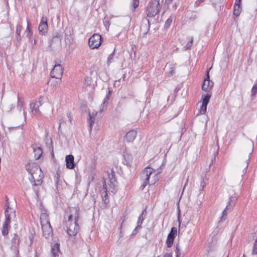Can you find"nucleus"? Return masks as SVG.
Returning <instances> with one entry per match:
<instances>
[{
    "instance_id": "nucleus-11",
    "label": "nucleus",
    "mask_w": 257,
    "mask_h": 257,
    "mask_svg": "<svg viewBox=\"0 0 257 257\" xmlns=\"http://www.w3.org/2000/svg\"><path fill=\"white\" fill-rule=\"evenodd\" d=\"M42 103L40 99L30 103L31 112L32 114L37 115L40 113L39 107L41 106Z\"/></svg>"
},
{
    "instance_id": "nucleus-42",
    "label": "nucleus",
    "mask_w": 257,
    "mask_h": 257,
    "mask_svg": "<svg viewBox=\"0 0 257 257\" xmlns=\"http://www.w3.org/2000/svg\"><path fill=\"white\" fill-rule=\"evenodd\" d=\"M241 0H235V4L236 5H241Z\"/></svg>"
},
{
    "instance_id": "nucleus-38",
    "label": "nucleus",
    "mask_w": 257,
    "mask_h": 257,
    "mask_svg": "<svg viewBox=\"0 0 257 257\" xmlns=\"http://www.w3.org/2000/svg\"><path fill=\"white\" fill-rule=\"evenodd\" d=\"M251 254L253 255L257 254V246L255 245L254 244L251 251Z\"/></svg>"
},
{
    "instance_id": "nucleus-24",
    "label": "nucleus",
    "mask_w": 257,
    "mask_h": 257,
    "mask_svg": "<svg viewBox=\"0 0 257 257\" xmlns=\"http://www.w3.org/2000/svg\"><path fill=\"white\" fill-rule=\"evenodd\" d=\"M33 152L34 154V157L36 160L40 159L43 153L42 150L40 147H37L36 148L34 149Z\"/></svg>"
},
{
    "instance_id": "nucleus-41",
    "label": "nucleus",
    "mask_w": 257,
    "mask_h": 257,
    "mask_svg": "<svg viewBox=\"0 0 257 257\" xmlns=\"http://www.w3.org/2000/svg\"><path fill=\"white\" fill-rule=\"evenodd\" d=\"M175 73V71L173 69V68H171V70L169 71V74L170 75H173V74Z\"/></svg>"
},
{
    "instance_id": "nucleus-28",
    "label": "nucleus",
    "mask_w": 257,
    "mask_h": 257,
    "mask_svg": "<svg viewBox=\"0 0 257 257\" xmlns=\"http://www.w3.org/2000/svg\"><path fill=\"white\" fill-rule=\"evenodd\" d=\"M207 178L206 177V174H205V176L202 177L201 183H200V186L201 188L200 189V191H202L204 187L206 186V181L207 180Z\"/></svg>"
},
{
    "instance_id": "nucleus-18",
    "label": "nucleus",
    "mask_w": 257,
    "mask_h": 257,
    "mask_svg": "<svg viewBox=\"0 0 257 257\" xmlns=\"http://www.w3.org/2000/svg\"><path fill=\"white\" fill-rule=\"evenodd\" d=\"M137 135V132L135 130H132L128 132L125 136L126 142H133L136 138Z\"/></svg>"
},
{
    "instance_id": "nucleus-22",
    "label": "nucleus",
    "mask_w": 257,
    "mask_h": 257,
    "mask_svg": "<svg viewBox=\"0 0 257 257\" xmlns=\"http://www.w3.org/2000/svg\"><path fill=\"white\" fill-rule=\"evenodd\" d=\"M60 253L59 244H54L51 248L52 257H58Z\"/></svg>"
},
{
    "instance_id": "nucleus-53",
    "label": "nucleus",
    "mask_w": 257,
    "mask_h": 257,
    "mask_svg": "<svg viewBox=\"0 0 257 257\" xmlns=\"http://www.w3.org/2000/svg\"><path fill=\"white\" fill-rule=\"evenodd\" d=\"M243 257H245V255L244 254H243Z\"/></svg>"
},
{
    "instance_id": "nucleus-40",
    "label": "nucleus",
    "mask_w": 257,
    "mask_h": 257,
    "mask_svg": "<svg viewBox=\"0 0 257 257\" xmlns=\"http://www.w3.org/2000/svg\"><path fill=\"white\" fill-rule=\"evenodd\" d=\"M67 116L68 117L70 123H72V117L70 112L67 113Z\"/></svg>"
},
{
    "instance_id": "nucleus-51",
    "label": "nucleus",
    "mask_w": 257,
    "mask_h": 257,
    "mask_svg": "<svg viewBox=\"0 0 257 257\" xmlns=\"http://www.w3.org/2000/svg\"><path fill=\"white\" fill-rule=\"evenodd\" d=\"M34 44H36V40H34Z\"/></svg>"
},
{
    "instance_id": "nucleus-44",
    "label": "nucleus",
    "mask_w": 257,
    "mask_h": 257,
    "mask_svg": "<svg viewBox=\"0 0 257 257\" xmlns=\"http://www.w3.org/2000/svg\"><path fill=\"white\" fill-rule=\"evenodd\" d=\"M125 218V216H124V218H123V219H122V222H121V225H120V227H119V229H120V230H121V229L122 225V223L124 222V220H125V218Z\"/></svg>"
},
{
    "instance_id": "nucleus-10",
    "label": "nucleus",
    "mask_w": 257,
    "mask_h": 257,
    "mask_svg": "<svg viewBox=\"0 0 257 257\" xmlns=\"http://www.w3.org/2000/svg\"><path fill=\"white\" fill-rule=\"evenodd\" d=\"M79 210V208L76 207L69 208L68 212H67V213H69L68 215V220L78 221Z\"/></svg>"
},
{
    "instance_id": "nucleus-31",
    "label": "nucleus",
    "mask_w": 257,
    "mask_h": 257,
    "mask_svg": "<svg viewBox=\"0 0 257 257\" xmlns=\"http://www.w3.org/2000/svg\"><path fill=\"white\" fill-rule=\"evenodd\" d=\"M23 104H24L23 99L18 97L17 107H18V108H19L20 110H21L22 109V108H23Z\"/></svg>"
},
{
    "instance_id": "nucleus-33",
    "label": "nucleus",
    "mask_w": 257,
    "mask_h": 257,
    "mask_svg": "<svg viewBox=\"0 0 257 257\" xmlns=\"http://www.w3.org/2000/svg\"><path fill=\"white\" fill-rule=\"evenodd\" d=\"M173 18H174L173 17L171 16L167 20V21H166V22L165 23V27L167 28L170 26L171 23L172 22Z\"/></svg>"
},
{
    "instance_id": "nucleus-16",
    "label": "nucleus",
    "mask_w": 257,
    "mask_h": 257,
    "mask_svg": "<svg viewBox=\"0 0 257 257\" xmlns=\"http://www.w3.org/2000/svg\"><path fill=\"white\" fill-rule=\"evenodd\" d=\"M74 157L72 155H67L65 157L66 167L69 169H72L75 167Z\"/></svg>"
},
{
    "instance_id": "nucleus-2",
    "label": "nucleus",
    "mask_w": 257,
    "mask_h": 257,
    "mask_svg": "<svg viewBox=\"0 0 257 257\" xmlns=\"http://www.w3.org/2000/svg\"><path fill=\"white\" fill-rule=\"evenodd\" d=\"M150 179L151 184H155L158 180V174L155 173L154 169L147 167L145 168L141 174V179L143 182L140 187L141 190H143L149 184Z\"/></svg>"
},
{
    "instance_id": "nucleus-35",
    "label": "nucleus",
    "mask_w": 257,
    "mask_h": 257,
    "mask_svg": "<svg viewBox=\"0 0 257 257\" xmlns=\"http://www.w3.org/2000/svg\"><path fill=\"white\" fill-rule=\"evenodd\" d=\"M30 22L27 21V29H26V32L27 33V36H29L30 37L32 35V32H31V29L30 28Z\"/></svg>"
},
{
    "instance_id": "nucleus-23",
    "label": "nucleus",
    "mask_w": 257,
    "mask_h": 257,
    "mask_svg": "<svg viewBox=\"0 0 257 257\" xmlns=\"http://www.w3.org/2000/svg\"><path fill=\"white\" fill-rule=\"evenodd\" d=\"M41 224L50 223L48 215L45 213H42L40 215Z\"/></svg>"
},
{
    "instance_id": "nucleus-17",
    "label": "nucleus",
    "mask_w": 257,
    "mask_h": 257,
    "mask_svg": "<svg viewBox=\"0 0 257 257\" xmlns=\"http://www.w3.org/2000/svg\"><path fill=\"white\" fill-rule=\"evenodd\" d=\"M109 187L111 189V191L113 193L115 192L117 189V181L116 178L113 177V174L109 175Z\"/></svg>"
},
{
    "instance_id": "nucleus-21",
    "label": "nucleus",
    "mask_w": 257,
    "mask_h": 257,
    "mask_svg": "<svg viewBox=\"0 0 257 257\" xmlns=\"http://www.w3.org/2000/svg\"><path fill=\"white\" fill-rule=\"evenodd\" d=\"M110 92L111 91L109 90L108 91V93L103 99L102 103L100 105L99 110L100 113H101L104 109H106L107 105V100L109 99V95L110 94Z\"/></svg>"
},
{
    "instance_id": "nucleus-45",
    "label": "nucleus",
    "mask_w": 257,
    "mask_h": 257,
    "mask_svg": "<svg viewBox=\"0 0 257 257\" xmlns=\"http://www.w3.org/2000/svg\"><path fill=\"white\" fill-rule=\"evenodd\" d=\"M188 178H187V180H186V182L185 183V184L184 186V188H183V189H184L185 187H186V186L187 185V183H188ZM184 191V190H183V191Z\"/></svg>"
},
{
    "instance_id": "nucleus-29",
    "label": "nucleus",
    "mask_w": 257,
    "mask_h": 257,
    "mask_svg": "<svg viewBox=\"0 0 257 257\" xmlns=\"http://www.w3.org/2000/svg\"><path fill=\"white\" fill-rule=\"evenodd\" d=\"M210 97L211 95L209 94H207L203 98L202 103L207 105L209 103Z\"/></svg>"
},
{
    "instance_id": "nucleus-12",
    "label": "nucleus",
    "mask_w": 257,
    "mask_h": 257,
    "mask_svg": "<svg viewBox=\"0 0 257 257\" xmlns=\"http://www.w3.org/2000/svg\"><path fill=\"white\" fill-rule=\"evenodd\" d=\"M209 70L207 71L206 78H205L203 84L202 85V89L206 92L210 91L212 87L213 86V82H211L209 79Z\"/></svg>"
},
{
    "instance_id": "nucleus-34",
    "label": "nucleus",
    "mask_w": 257,
    "mask_h": 257,
    "mask_svg": "<svg viewBox=\"0 0 257 257\" xmlns=\"http://www.w3.org/2000/svg\"><path fill=\"white\" fill-rule=\"evenodd\" d=\"M193 42V38L191 37L190 40L186 44L185 46L186 50L190 49L192 47Z\"/></svg>"
},
{
    "instance_id": "nucleus-36",
    "label": "nucleus",
    "mask_w": 257,
    "mask_h": 257,
    "mask_svg": "<svg viewBox=\"0 0 257 257\" xmlns=\"http://www.w3.org/2000/svg\"><path fill=\"white\" fill-rule=\"evenodd\" d=\"M175 251L176 253V257H180L181 253L180 250V248L178 245H176Z\"/></svg>"
},
{
    "instance_id": "nucleus-14",
    "label": "nucleus",
    "mask_w": 257,
    "mask_h": 257,
    "mask_svg": "<svg viewBox=\"0 0 257 257\" xmlns=\"http://www.w3.org/2000/svg\"><path fill=\"white\" fill-rule=\"evenodd\" d=\"M43 235L45 238L49 237L52 233V229L50 223L41 224Z\"/></svg>"
},
{
    "instance_id": "nucleus-30",
    "label": "nucleus",
    "mask_w": 257,
    "mask_h": 257,
    "mask_svg": "<svg viewBox=\"0 0 257 257\" xmlns=\"http://www.w3.org/2000/svg\"><path fill=\"white\" fill-rule=\"evenodd\" d=\"M114 54H115V49H114L113 52L109 55V56L107 58V63L108 65L110 64L112 62L113 57L114 56Z\"/></svg>"
},
{
    "instance_id": "nucleus-8",
    "label": "nucleus",
    "mask_w": 257,
    "mask_h": 257,
    "mask_svg": "<svg viewBox=\"0 0 257 257\" xmlns=\"http://www.w3.org/2000/svg\"><path fill=\"white\" fill-rule=\"evenodd\" d=\"M63 69L60 64H56L51 72V76L56 79H60L62 76Z\"/></svg>"
},
{
    "instance_id": "nucleus-39",
    "label": "nucleus",
    "mask_w": 257,
    "mask_h": 257,
    "mask_svg": "<svg viewBox=\"0 0 257 257\" xmlns=\"http://www.w3.org/2000/svg\"><path fill=\"white\" fill-rule=\"evenodd\" d=\"M139 0H133V6L134 9L137 8L139 6Z\"/></svg>"
},
{
    "instance_id": "nucleus-49",
    "label": "nucleus",
    "mask_w": 257,
    "mask_h": 257,
    "mask_svg": "<svg viewBox=\"0 0 257 257\" xmlns=\"http://www.w3.org/2000/svg\"><path fill=\"white\" fill-rule=\"evenodd\" d=\"M131 156H128V155H127V159H131Z\"/></svg>"
},
{
    "instance_id": "nucleus-1",
    "label": "nucleus",
    "mask_w": 257,
    "mask_h": 257,
    "mask_svg": "<svg viewBox=\"0 0 257 257\" xmlns=\"http://www.w3.org/2000/svg\"><path fill=\"white\" fill-rule=\"evenodd\" d=\"M26 168L31 175L29 178L33 186H39L42 183L43 172L39 166L35 163H29L26 166Z\"/></svg>"
},
{
    "instance_id": "nucleus-7",
    "label": "nucleus",
    "mask_w": 257,
    "mask_h": 257,
    "mask_svg": "<svg viewBox=\"0 0 257 257\" xmlns=\"http://www.w3.org/2000/svg\"><path fill=\"white\" fill-rule=\"evenodd\" d=\"M236 200L237 197L236 196H231L229 198L227 206L225 209L222 212V216L220 217V221H223L226 219L227 214L226 210L232 209V207L235 205Z\"/></svg>"
},
{
    "instance_id": "nucleus-6",
    "label": "nucleus",
    "mask_w": 257,
    "mask_h": 257,
    "mask_svg": "<svg viewBox=\"0 0 257 257\" xmlns=\"http://www.w3.org/2000/svg\"><path fill=\"white\" fill-rule=\"evenodd\" d=\"M101 36L98 34H93L89 39V45L91 49L98 48L101 45Z\"/></svg>"
},
{
    "instance_id": "nucleus-43",
    "label": "nucleus",
    "mask_w": 257,
    "mask_h": 257,
    "mask_svg": "<svg viewBox=\"0 0 257 257\" xmlns=\"http://www.w3.org/2000/svg\"><path fill=\"white\" fill-rule=\"evenodd\" d=\"M164 257H172L171 253H166L164 254Z\"/></svg>"
},
{
    "instance_id": "nucleus-26",
    "label": "nucleus",
    "mask_w": 257,
    "mask_h": 257,
    "mask_svg": "<svg viewBox=\"0 0 257 257\" xmlns=\"http://www.w3.org/2000/svg\"><path fill=\"white\" fill-rule=\"evenodd\" d=\"M241 5H236L234 4L233 14L236 17L239 16L241 13Z\"/></svg>"
},
{
    "instance_id": "nucleus-27",
    "label": "nucleus",
    "mask_w": 257,
    "mask_h": 257,
    "mask_svg": "<svg viewBox=\"0 0 257 257\" xmlns=\"http://www.w3.org/2000/svg\"><path fill=\"white\" fill-rule=\"evenodd\" d=\"M22 26L20 25H18L16 27V34H17V39L18 41L21 40V37L20 36L21 32L22 30Z\"/></svg>"
},
{
    "instance_id": "nucleus-9",
    "label": "nucleus",
    "mask_w": 257,
    "mask_h": 257,
    "mask_svg": "<svg viewBox=\"0 0 257 257\" xmlns=\"http://www.w3.org/2000/svg\"><path fill=\"white\" fill-rule=\"evenodd\" d=\"M177 229L176 227H173L171 228V231L168 234L166 240V244L168 247H171L174 242L175 235L177 234Z\"/></svg>"
},
{
    "instance_id": "nucleus-13",
    "label": "nucleus",
    "mask_w": 257,
    "mask_h": 257,
    "mask_svg": "<svg viewBox=\"0 0 257 257\" xmlns=\"http://www.w3.org/2000/svg\"><path fill=\"white\" fill-rule=\"evenodd\" d=\"M48 30L47 18L46 17H43L39 26V32L42 34L45 35L47 33Z\"/></svg>"
},
{
    "instance_id": "nucleus-54",
    "label": "nucleus",
    "mask_w": 257,
    "mask_h": 257,
    "mask_svg": "<svg viewBox=\"0 0 257 257\" xmlns=\"http://www.w3.org/2000/svg\"><path fill=\"white\" fill-rule=\"evenodd\" d=\"M158 257H159V256H158Z\"/></svg>"
},
{
    "instance_id": "nucleus-50",
    "label": "nucleus",
    "mask_w": 257,
    "mask_h": 257,
    "mask_svg": "<svg viewBox=\"0 0 257 257\" xmlns=\"http://www.w3.org/2000/svg\"><path fill=\"white\" fill-rule=\"evenodd\" d=\"M61 124V122H60V124H59V128H60Z\"/></svg>"
},
{
    "instance_id": "nucleus-3",
    "label": "nucleus",
    "mask_w": 257,
    "mask_h": 257,
    "mask_svg": "<svg viewBox=\"0 0 257 257\" xmlns=\"http://www.w3.org/2000/svg\"><path fill=\"white\" fill-rule=\"evenodd\" d=\"M7 208L5 211V221L3 225L2 234L3 235H7L9 233V229L10 228V224L12 220L16 217L15 210L10 207L8 199L6 200Z\"/></svg>"
},
{
    "instance_id": "nucleus-32",
    "label": "nucleus",
    "mask_w": 257,
    "mask_h": 257,
    "mask_svg": "<svg viewBox=\"0 0 257 257\" xmlns=\"http://www.w3.org/2000/svg\"><path fill=\"white\" fill-rule=\"evenodd\" d=\"M207 105L206 104L202 103L201 107L199 109V112L201 114H204L205 113L207 110Z\"/></svg>"
},
{
    "instance_id": "nucleus-25",
    "label": "nucleus",
    "mask_w": 257,
    "mask_h": 257,
    "mask_svg": "<svg viewBox=\"0 0 257 257\" xmlns=\"http://www.w3.org/2000/svg\"><path fill=\"white\" fill-rule=\"evenodd\" d=\"M146 211V209L143 210L141 214L139 216L138 220V226L136 227L134 231L138 229L140 227L141 225L143 223V220H144V217H143V214H144V212Z\"/></svg>"
},
{
    "instance_id": "nucleus-48",
    "label": "nucleus",
    "mask_w": 257,
    "mask_h": 257,
    "mask_svg": "<svg viewBox=\"0 0 257 257\" xmlns=\"http://www.w3.org/2000/svg\"><path fill=\"white\" fill-rule=\"evenodd\" d=\"M23 113H24V115L25 116L26 114V111H25L24 109H23Z\"/></svg>"
},
{
    "instance_id": "nucleus-46",
    "label": "nucleus",
    "mask_w": 257,
    "mask_h": 257,
    "mask_svg": "<svg viewBox=\"0 0 257 257\" xmlns=\"http://www.w3.org/2000/svg\"><path fill=\"white\" fill-rule=\"evenodd\" d=\"M172 0H166V3H170L172 2Z\"/></svg>"
},
{
    "instance_id": "nucleus-5",
    "label": "nucleus",
    "mask_w": 257,
    "mask_h": 257,
    "mask_svg": "<svg viewBox=\"0 0 257 257\" xmlns=\"http://www.w3.org/2000/svg\"><path fill=\"white\" fill-rule=\"evenodd\" d=\"M78 221L68 220L66 223L67 232L70 236H75L79 231Z\"/></svg>"
},
{
    "instance_id": "nucleus-20",
    "label": "nucleus",
    "mask_w": 257,
    "mask_h": 257,
    "mask_svg": "<svg viewBox=\"0 0 257 257\" xmlns=\"http://www.w3.org/2000/svg\"><path fill=\"white\" fill-rule=\"evenodd\" d=\"M98 112L93 110L92 112H89V127L90 131L92 130V125L94 122V117L97 115Z\"/></svg>"
},
{
    "instance_id": "nucleus-15",
    "label": "nucleus",
    "mask_w": 257,
    "mask_h": 257,
    "mask_svg": "<svg viewBox=\"0 0 257 257\" xmlns=\"http://www.w3.org/2000/svg\"><path fill=\"white\" fill-rule=\"evenodd\" d=\"M101 196L102 198V201L105 204H107L109 203V199H108V193H107V189L106 187V184L105 181H104L103 184V187L101 191Z\"/></svg>"
},
{
    "instance_id": "nucleus-4",
    "label": "nucleus",
    "mask_w": 257,
    "mask_h": 257,
    "mask_svg": "<svg viewBox=\"0 0 257 257\" xmlns=\"http://www.w3.org/2000/svg\"><path fill=\"white\" fill-rule=\"evenodd\" d=\"M160 9V3L158 1L154 0L150 3L147 9V15L148 17L153 18L159 12Z\"/></svg>"
},
{
    "instance_id": "nucleus-47",
    "label": "nucleus",
    "mask_w": 257,
    "mask_h": 257,
    "mask_svg": "<svg viewBox=\"0 0 257 257\" xmlns=\"http://www.w3.org/2000/svg\"><path fill=\"white\" fill-rule=\"evenodd\" d=\"M254 244L256 246H257V239L255 240L254 242Z\"/></svg>"
},
{
    "instance_id": "nucleus-37",
    "label": "nucleus",
    "mask_w": 257,
    "mask_h": 257,
    "mask_svg": "<svg viewBox=\"0 0 257 257\" xmlns=\"http://www.w3.org/2000/svg\"><path fill=\"white\" fill-rule=\"evenodd\" d=\"M251 93L253 96H254L257 93V83L253 86L251 89Z\"/></svg>"
},
{
    "instance_id": "nucleus-19",
    "label": "nucleus",
    "mask_w": 257,
    "mask_h": 257,
    "mask_svg": "<svg viewBox=\"0 0 257 257\" xmlns=\"http://www.w3.org/2000/svg\"><path fill=\"white\" fill-rule=\"evenodd\" d=\"M253 147H250V150L248 152V156L246 158V159L245 160V161L244 164L242 165V167H243L244 168L243 170V174L242 175V176H243L245 174V173H246V169H247L248 164H249L250 156L251 155V154L253 152Z\"/></svg>"
},
{
    "instance_id": "nucleus-52",
    "label": "nucleus",
    "mask_w": 257,
    "mask_h": 257,
    "mask_svg": "<svg viewBox=\"0 0 257 257\" xmlns=\"http://www.w3.org/2000/svg\"><path fill=\"white\" fill-rule=\"evenodd\" d=\"M199 2H202V0H199Z\"/></svg>"
}]
</instances>
